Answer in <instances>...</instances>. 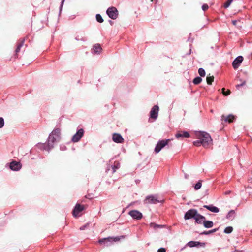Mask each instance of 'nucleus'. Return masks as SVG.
Masks as SVG:
<instances>
[{
  "label": "nucleus",
  "mask_w": 252,
  "mask_h": 252,
  "mask_svg": "<svg viewBox=\"0 0 252 252\" xmlns=\"http://www.w3.org/2000/svg\"><path fill=\"white\" fill-rule=\"evenodd\" d=\"M199 245H200L201 246H202V247L204 246V243H200L198 242L190 241V242H189L188 244V245L190 247L197 246Z\"/></svg>",
  "instance_id": "nucleus-19"
},
{
  "label": "nucleus",
  "mask_w": 252,
  "mask_h": 252,
  "mask_svg": "<svg viewBox=\"0 0 252 252\" xmlns=\"http://www.w3.org/2000/svg\"><path fill=\"white\" fill-rule=\"evenodd\" d=\"M84 131L82 129H79L72 137V140L74 142H78L83 135Z\"/></svg>",
  "instance_id": "nucleus-8"
},
{
  "label": "nucleus",
  "mask_w": 252,
  "mask_h": 252,
  "mask_svg": "<svg viewBox=\"0 0 252 252\" xmlns=\"http://www.w3.org/2000/svg\"><path fill=\"white\" fill-rule=\"evenodd\" d=\"M232 231H233V228L231 226H228V227H227L224 229V231L225 233H230L231 232H232Z\"/></svg>",
  "instance_id": "nucleus-26"
},
{
  "label": "nucleus",
  "mask_w": 252,
  "mask_h": 252,
  "mask_svg": "<svg viewBox=\"0 0 252 252\" xmlns=\"http://www.w3.org/2000/svg\"><path fill=\"white\" fill-rule=\"evenodd\" d=\"M20 46H18L17 47V49H16V52H19V50H20Z\"/></svg>",
  "instance_id": "nucleus-33"
},
{
  "label": "nucleus",
  "mask_w": 252,
  "mask_h": 252,
  "mask_svg": "<svg viewBox=\"0 0 252 252\" xmlns=\"http://www.w3.org/2000/svg\"><path fill=\"white\" fill-rule=\"evenodd\" d=\"M202 81V79L200 77H197L194 79L193 83L195 84H198Z\"/></svg>",
  "instance_id": "nucleus-25"
},
{
  "label": "nucleus",
  "mask_w": 252,
  "mask_h": 252,
  "mask_svg": "<svg viewBox=\"0 0 252 252\" xmlns=\"http://www.w3.org/2000/svg\"><path fill=\"white\" fill-rule=\"evenodd\" d=\"M202 9L205 11L208 8V6L207 4H204L202 7Z\"/></svg>",
  "instance_id": "nucleus-32"
},
{
  "label": "nucleus",
  "mask_w": 252,
  "mask_h": 252,
  "mask_svg": "<svg viewBox=\"0 0 252 252\" xmlns=\"http://www.w3.org/2000/svg\"><path fill=\"white\" fill-rule=\"evenodd\" d=\"M232 23H233V24L234 25H236L237 21H232Z\"/></svg>",
  "instance_id": "nucleus-35"
},
{
  "label": "nucleus",
  "mask_w": 252,
  "mask_h": 252,
  "mask_svg": "<svg viewBox=\"0 0 252 252\" xmlns=\"http://www.w3.org/2000/svg\"><path fill=\"white\" fill-rule=\"evenodd\" d=\"M229 0L232 2V1L233 0Z\"/></svg>",
  "instance_id": "nucleus-36"
},
{
  "label": "nucleus",
  "mask_w": 252,
  "mask_h": 252,
  "mask_svg": "<svg viewBox=\"0 0 252 252\" xmlns=\"http://www.w3.org/2000/svg\"><path fill=\"white\" fill-rule=\"evenodd\" d=\"M4 125V121L3 118H0V128L3 127Z\"/></svg>",
  "instance_id": "nucleus-29"
},
{
  "label": "nucleus",
  "mask_w": 252,
  "mask_h": 252,
  "mask_svg": "<svg viewBox=\"0 0 252 252\" xmlns=\"http://www.w3.org/2000/svg\"><path fill=\"white\" fill-rule=\"evenodd\" d=\"M170 141V139L162 140L159 141L155 148V152L156 153H159L163 148H164L168 144Z\"/></svg>",
  "instance_id": "nucleus-4"
},
{
  "label": "nucleus",
  "mask_w": 252,
  "mask_h": 252,
  "mask_svg": "<svg viewBox=\"0 0 252 252\" xmlns=\"http://www.w3.org/2000/svg\"><path fill=\"white\" fill-rule=\"evenodd\" d=\"M214 80V76H208L206 78L207 83L208 84L210 85L212 84V82Z\"/></svg>",
  "instance_id": "nucleus-22"
},
{
  "label": "nucleus",
  "mask_w": 252,
  "mask_h": 252,
  "mask_svg": "<svg viewBox=\"0 0 252 252\" xmlns=\"http://www.w3.org/2000/svg\"><path fill=\"white\" fill-rule=\"evenodd\" d=\"M189 136V134L187 131H178L175 135L177 138H188Z\"/></svg>",
  "instance_id": "nucleus-15"
},
{
  "label": "nucleus",
  "mask_w": 252,
  "mask_h": 252,
  "mask_svg": "<svg viewBox=\"0 0 252 252\" xmlns=\"http://www.w3.org/2000/svg\"><path fill=\"white\" fill-rule=\"evenodd\" d=\"M243 58L242 56H239L235 59V60L233 62L232 64L233 66L235 69H236L238 67L240 63L243 61Z\"/></svg>",
  "instance_id": "nucleus-14"
},
{
  "label": "nucleus",
  "mask_w": 252,
  "mask_h": 252,
  "mask_svg": "<svg viewBox=\"0 0 252 252\" xmlns=\"http://www.w3.org/2000/svg\"><path fill=\"white\" fill-rule=\"evenodd\" d=\"M158 252H166V249L164 248H161L158 250Z\"/></svg>",
  "instance_id": "nucleus-31"
},
{
  "label": "nucleus",
  "mask_w": 252,
  "mask_h": 252,
  "mask_svg": "<svg viewBox=\"0 0 252 252\" xmlns=\"http://www.w3.org/2000/svg\"><path fill=\"white\" fill-rule=\"evenodd\" d=\"M123 236L115 237H109L103 238L99 240V243L101 244H104L106 246H109L110 244H112L113 242H116L119 241L121 238H123Z\"/></svg>",
  "instance_id": "nucleus-3"
},
{
  "label": "nucleus",
  "mask_w": 252,
  "mask_h": 252,
  "mask_svg": "<svg viewBox=\"0 0 252 252\" xmlns=\"http://www.w3.org/2000/svg\"><path fill=\"white\" fill-rule=\"evenodd\" d=\"M113 141L117 143H122L124 141V139L119 134H114L113 136Z\"/></svg>",
  "instance_id": "nucleus-16"
},
{
  "label": "nucleus",
  "mask_w": 252,
  "mask_h": 252,
  "mask_svg": "<svg viewBox=\"0 0 252 252\" xmlns=\"http://www.w3.org/2000/svg\"><path fill=\"white\" fill-rule=\"evenodd\" d=\"M96 18L97 21L99 23H102L103 21V20L101 16L99 14L96 15Z\"/></svg>",
  "instance_id": "nucleus-27"
},
{
  "label": "nucleus",
  "mask_w": 252,
  "mask_h": 252,
  "mask_svg": "<svg viewBox=\"0 0 252 252\" xmlns=\"http://www.w3.org/2000/svg\"><path fill=\"white\" fill-rule=\"evenodd\" d=\"M198 73L202 77H204V76H205V71L202 68H200L199 69V70H198Z\"/></svg>",
  "instance_id": "nucleus-23"
},
{
  "label": "nucleus",
  "mask_w": 252,
  "mask_h": 252,
  "mask_svg": "<svg viewBox=\"0 0 252 252\" xmlns=\"http://www.w3.org/2000/svg\"><path fill=\"white\" fill-rule=\"evenodd\" d=\"M222 93L224 95H228L230 94V91L229 90H227L226 91H225V88H223L222 89Z\"/></svg>",
  "instance_id": "nucleus-28"
},
{
  "label": "nucleus",
  "mask_w": 252,
  "mask_h": 252,
  "mask_svg": "<svg viewBox=\"0 0 252 252\" xmlns=\"http://www.w3.org/2000/svg\"><path fill=\"white\" fill-rule=\"evenodd\" d=\"M204 207L212 212L218 213L219 211V209L213 205H204Z\"/></svg>",
  "instance_id": "nucleus-18"
},
{
  "label": "nucleus",
  "mask_w": 252,
  "mask_h": 252,
  "mask_svg": "<svg viewBox=\"0 0 252 252\" xmlns=\"http://www.w3.org/2000/svg\"><path fill=\"white\" fill-rule=\"evenodd\" d=\"M196 137L199 140L193 142V144L196 146L202 145L206 147L212 144V139L210 135L205 132H199L196 134Z\"/></svg>",
  "instance_id": "nucleus-1"
},
{
  "label": "nucleus",
  "mask_w": 252,
  "mask_h": 252,
  "mask_svg": "<svg viewBox=\"0 0 252 252\" xmlns=\"http://www.w3.org/2000/svg\"><path fill=\"white\" fill-rule=\"evenodd\" d=\"M93 51L96 53H99L101 51V48L99 44H95L93 47Z\"/></svg>",
  "instance_id": "nucleus-20"
},
{
  "label": "nucleus",
  "mask_w": 252,
  "mask_h": 252,
  "mask_svg": "<svg viewBox=\"0 0 252 252\" xmlns=\"http://www.w3.org/2000/svg\"><path fill=\"white\" fill-rule=\"evenodd\" d=\"M204 226L206 228H211L213 225V223L211 221H205L204 220Z\"/></svg>",
  "instance_id": "nucleus-21"
},
{
  "label": "nucleus",
  "mask_w": 252,
  "mask_h": 252,
  "mask_svg": "<svg viewBox=\"0 0 252 252\" xmlns=\"http://www.w3.org/2000/svg\"><path fill=\"white\" fill-rule=\"evenodd\" d=\"M235 119V116L232 114H230L227 116L223 115L221 116V120L225 122L232 123Z\"/></svg>",
  "instance_id": "nucleus-10"
},
{
  "label": "nucleus",
  "mask_w": 252,
  "mask_h": 252,
  "mask_svg": "<svg viewBox=\"0 0 252 252\" xmlns=\"http://www.w3.org/2000/svg\"><path fill=\"white\" fill-rule=\"evenodd\" d=\"M197 213V211L196 210L190 209L186 212L184 218L185 220H188L192 218H194L195 216H196Z\"/></svg>",
  "instance_id": "nucleus-6"
},
{
  "label": "nucleus",
  "mask_w": 252,
  "mask_h": 252,
  "mask_svg": "<svg viewBox=\"0 0 252 252\" xmlns=\"http://www.w3.org/2000/svg\"><path fill=\"white\" fill-rule=\"evenodd\" d=\"M202 184L201 181H198L195 185H194V189L196 190H198L200 189L201 187Z\"/></svg>",
  "instance_id": "nucleus-24"
},
{
  "label": "nucleus",
  "mask_w": 252,
  "mask_h": 252,
  "mask_svg": "<svg viewBox=\"0 0 252 252\" xmlns=\"http://www.w3.org/2000/svg\"><path fill=\"white\" fill-rule=\"evenodd\" d=\"M61 130L59 128H55L50 134L47 144L49 148L53 147L54 143L60 138Z\"/></svg>",
  "instance_id": "nucleus-2"
},
{
  "label": "nucleus",
  "mask_w": 252,
  "mask_h": 252,
  "mask_svg": "<svg viewBox=\"0 0 252 252\" xmlns=\"http://www.w3.org/2000/svg\"><path fill=\"white\" fill-rule=\"evenodd\" d=\"M10 168L12 170L17 171L21 169V165L19 162L13 161L10 163Z\"/></svg>",
  "instance_id": "nucleus-13"
},
{
  "label": "nucleus",
  "mask_w": 252,
  "mask_h": 252,
  "mask_svg": "<svg viewBox=\"0 0 252 252\" xmlns=\"http://www.w3.org/2000/svg\"><path fill=\"white\" fill-rule=\"evenodd\" d=\"M158 202V199L155 196H147L144 200V203L146 204H154Z\"/></svg>",
  "instance_id": "nucleus-12"
},
{
  "label": "nucleus",
  "mask_w": 252,
  "mask_h": 252,
  "mask_svg": "<svg viewBox=\"0 0 252 252\" xmlns=\"http://www.w3.org/2000/svg\"><path fill=\"white\" fill-rule=\"evenodd\" d=\"M194 219L195 220L196 222L198 223H201L202 222H204L205 220V217L198 213H197V214L195 216Z\"/></svg>",
  "instance_id": "nucleus-17"
},
{
  "label": "nucleus",
  "mask_w": 252,
  "mask_h": 252,
  "mask_svg": "<svg viewBox=\"0 0 252 252\" xmlns=\"http://www.w3.org/2000/svg\"><path fill=\"white\" fill-rule=\"evenodd\" d=\"M231 2L229 0L224 4V6L225 7V8H227L229 5L230 4H231Z\"/></svg>",
  "instance_id": "nucleus-30"
},
{
  "label": "nucleus",
  "mask_w": 252,
  "mask_h": 252,
  "mask_svg": "<svg viewBox=\"0 0 252 252\" xmlns=\"http://www.w3.org/2000/svg\"><path fill=\"white\" fill-rule=\"evenodd\" d=\"M151 226L152 227H154V228H155V227H156L157 226V225H156V224H154V223H152V224H151Z\"/></svg>",
  "instance_id": "nucleus-34"
},
{
  "label": "nucleus",
  "mask_w": 252,
  "mask_h": 252,
  "mask_svg": "<svg viewBox=\"0 0 252 252\" xmlns=\"http://www.w3.org/2000/svg\"><path fill=\"white\" fill-rule=\"evenodd\" d=\"M107 13L109 17L113 19H115L118 16V11L115 7H111L107 9Z\"/></svg>",
  "instance_id": "nucleus-5"
},
{
  "label": "nucleus",
  "mask_w": 252,
  "mask_h": 252,
  "mask_svg": "<svg viewBox=\"0 0 252 252\" xmlns=\"http://www.w3.org/2000/svg\"><path fill=\"white\" fill-rule=\"evenodd\" d=\"M159 110V107L157 105L154 106L151 112H150V116L151 118L154 119H156L158 115V112Z\"/></svg>",
  "instance_id": "nucleus-11"
},
{
  "label": "nucleus",
  "mask_w": 252,
  "mask_h": 252,
  "mask_svg": "<svg viewBox=\"0 0 252 252\" xmlns=\"http://www.w3.org/2000/svg\"><path fill=\"white\" fill-rule=\"evenodd\" d=\"M129 214L135 219H140L142 217V213L137 210H132L129 212Z\"/></svg>",
  "instance_id": "nucleus-9"
},
{
  "label": "nucleus",
  "mask_w": 252,
  "mask_h": 252,
  "mask_svg": "<svg viewBox=\"0 0 252 252\" xmlns=\"http://www.w3.org/2000/svg\"><path fill=\"white\" fill-rule=\"evenodd\" d=\"M84 209V207L83 206L80 205V204H76L73 211V216L75 217H78L79 213L82 211Z\"/></svg>",
  "instance_id": "nucleus-7"
}]
</instances>
